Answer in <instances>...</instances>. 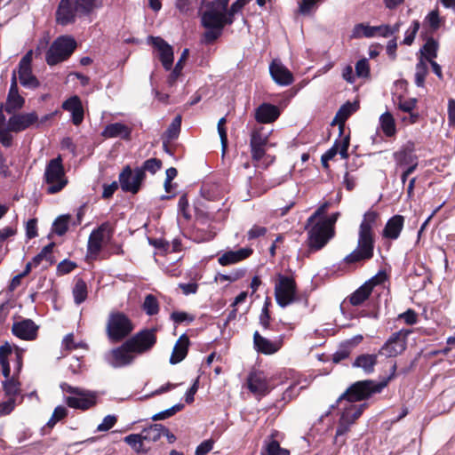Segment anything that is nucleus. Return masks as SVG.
<instances>
[{"label": "nucleus", "mask_w": 455, "mask_h": 455, "mask_svg": "<svg viewBox=\"0 0 455 455\" xmlns=\"http://www.w3.org/2000/svg\"><path fill=\"white\" fill-rule=\"evenodd\" d=\"M157 328H144L116 347V367L131 365L140 355L149 352L156 344Z\"/></svg>", "instance_id": "obj_1"}, {"label": "nucleus", "mask_w": 455, "mask_h": 455, "mask_svg": "<svg viewBox=\"0 0 455 455\" xmlns=\"http://www.w3.org/2000/svg\"><path fill=\"white\" fill-rule=\"evenodd\" d=\"M379 213L369 210L363 214L359 226L357 247L344 258L346 264H355L371 259L374 254L375 233Z\"/></svg>", "instance_id": "obj_2"}, {"label": "nucleus", "mask_w": 455, "mask_h": 455, "mask_svg": "<svg viewBox=\"0 0 455 455\" xmlns=\"http://www.w3.org/2000/svg\"><path fill=\"white\" fill-rule=\"evenodd\" d=\"M229 0H213L205 4L206 10L202 13L201 23L206 29L204 42L212 44L221 35L226 25H231L234 18L227 15Z\"/></svg>", "instance_id": "obj_3"}, {"label": "nucleus", "mask_w": 455, "mask_h": 455, "mask_svg": "<svg viewBox=\"0 0 455 455\" xmlns=\"http://www.w3.org/2000/svg\"><path fill=\"white\" fill-rule=\"evenodd\" d=\"M102 5V0H60L56 11V21L67 26L76 21V18L89 16Z\"/></svg>", "instance_id": "obj_4"}, {"label": "nucleus", "mask_w": 455, "mask_h": 455, "mask_svg": "<svg viewBox=\"0 0 455 455\" xmlns=\"http://www.w3.org/2000/svg\"><path fill=\"white\" fill-rule=\"evenodd\" d=\"M385 388V383H379L371 379L359 380L351 384L347 390L339 396L337 403L342 401L349 403L367 400L375 394H379Z\"/></svg>", "instance_id": "obj_5"}, {"label": "nucleus", "mask_w": 455, "mask_h": 455, "mask_svg": "<svg viewBox=\"0 0 455 455\" xmlns=\"http://www.w3.org/2000/svg\"><path fill=\"white\" fill-rule=\"evenodd\" d=\"M77 43L71 36H60L50 45L45 53V61L54 66L67 60L75 52Z\"/></svg>", "instance_id": "obj_6"}, {"label": "nucleus", "mask_w": 455, "mask_h": 455, "mask_svg": "<svg viewBox=\"0 0 455 455\" xmlns=\"http://www.w3.org/2000/svg\"><path fill=\"white\" fill-rule=\"evenodd\" d=\"M44 181L48 184L47 193L50 195L61 191L68 184V179L65 175V170L60 156L51 159L46 164Z\"/></svg>", "instance_id": "obj_7"}, {"label": "nucleus", "mask_w": 455, "mask_h": 455, "mask_svg": "<svg viewBox=\"0 0 455 455\" xmlns=\"http://www.w3.org/2000/svg\"><path fill=\"white\" fill-rule=\"evenodd\" d=\"M277 282L275 285V298L276 303L281 307L297 302V284L293 277L278 274Z\"/></svg>", "instance_id": "obj_8"}, {"label": "nucleus", "mask_w": 455, "mask_h": 455, "mask_svg": "<svg viewBox=\"0 0 455 455\" xmlns=\"http://www.w3.org/2000/svg\"><path fill=\"white\" fill-rule=\"evenodd\" d=\"M13 353L12 347L9 343H5L0 347V365L2 367V374L6 379L3 382V388L6 395L14 398L20 393V382L14 378L10 379V364L9 356Z\"/></svg>", "instance_id": "obj_9"}, {"label": "nucleus", "mask_w": 455, "mask_h": 455, "mask_svg": "<svg viewBox=\"0 0 455 455\" xmlns=\"http://www.w3.org/2000/svg\"><path fill=\"white\" fill-rule=\"evenodd\" d=\"M112 235L113 227L108 222L94 229L88 239L87 256L96 258L100 251L110 242Z\"/></svg>", "instance_id": "obj_10"}, {"label": "nucleus", "mask_w": 455, "mask_h": 455, "mask_svg": "<svg viewBox=\"0 0 455 455\" xmlns=\"http://www.w3.org/2000/svg\"><path fill=\"white\" fill-rule=\"evenodd\" d=\"M334 228H329L328 225L318 221L308 230V248L312 251L323 249L330 239L334 236Z\"/></svg>", "instance_id": "obj_11"}, {"label": "nucleus", "mask_w": 455, "mask_h": 455, "mask_svg": "<svg viewBox=\"0 0 455 455\" xmlns=\"http://www.w3.org/2000/svg\"><path fill=\"white\" fill-rule=\"evenodd\" d=\"M32 51H28L18 64V78L20 84L26 89L35 90L40 86V82L32 71Z\"/></svg>", "instance_id": "obj_12"}, {"label": "nucleus", "mask_w": 455, "mask_h": 455, "mask_svg": "<svg viewBox=\"0 0 455 455\" xmlns=\"http://www.w3.org/2000/svg\"><path fill=\"white\" fill-rule=\"evenodd\" d=\"M146 178L141 171L134 170V173L130 165H126L120 172L118 180L120 188L124 192L137 194L141 188V184Z\"/></svg>", "instance_id": "obj_13"}, {"label": "nucleus", "mask_w": 455, "mask_h": 455, "mask_svg": "<svg viewBox=\"0 0 455 455\" xmlns=\"http://www.w3.org/2000/svg\"><path fill=\"white\" fill-rule=\"evenodd\" d=\"M410 331L401 330L392 333L384 345L379 350L378 355L386 357H395L406 349V339Z\"/></svg>", "instance_id": "obj_14"}, {"label": "nucleus", "mask_w": 455, "mask_h": 455, "mask_svg": "<svg viewBox=\"0 0 455 455\" xmlns=\"http://www.w3.org/2000/svg\"><path fill=\"white\" fill-rule=\"evenodd\" d=\"M10 129L19 133L27 129L38 128V115L36 111L29 113H13L8 122Z\"/></svg>", "instance_id": "obj_15"}, {"label": "nucleus", "mask_w": 455, "mask_h": 455, "mask_svg": "<svg viewBox=\"0 0 455 455\" xmlns=\"http://www.w3.org/2000/svg\"><path fill=\"white\" fill-rule=\"evenodd\" d=\"M24 105L25 98L19 92L17 73L16 70H13L6 101L4 104V111L8 114H13L23 108Z\"/></svg>", "instance_id": "obj_16"}, {"label": "nucleus", "mask_w": 455, "mask_h": 455, "mask_svg": "<svg viewBox=\"0 0 455 455\" xmlns=\"http://www.w3.org/2000/svg\"><path fill=\"white\" fill-rule=\"evenodd\" d=\"M65 402L70 408L86 411L96 404V395L81 388L76 395L66 397Z\"/></svg>", "instance_id": "obj_17"}, {"label": "nucleus", "mask_w": 455, "mask_h": 455, "mask_svg": "<svg viewBox=\"0 0 455 455\" xmlns=\"http://www.w3.org/2000/svg\"><path fill=\"white\" fill-rule=\"evenodd\" d=\"M148 40L159 52V60L164 69L170 70L173 63L172 47L159 36H149Z\"/></svg>", "instance_id": "obj_18"}, {"label": "nucleus", "mask_w": 455, "mask_h": 455, "mask_svg": "<svg viewBox=\"0 0 455 455\" xmlns=\"http://www.w3.org/2000/svg\"><path fill=\"white\" fill-rule=\"evenodd\" d=\"M247 387L255 395L265 396L270 391L267 378L261 371H251L247 377Z\"/></svg>", "instance_id": "obj_19"}, {"label": "nucleus", "mask_w": 455, "mask_h": 455, "mask_svg": "<svg viewBox=\"0 0 455 455\" xmlns=\"http://www.w3.org/2000/svg\"><path fill=\"white\" fill-rule=\"evenodd\" d=\"M38 325L31 319H22L13 323L12 331L16 337L24 340H34L37 337Z\"/></svg>", "instance_id": "obj_20"}, {"label": "nucleus", "mask_w": 455, "mask_h": 455, "mask_svg": "<svg viewBox=\"0 0 455 455\" xmlns=\"http://www.w3.org/2000/svg\"><path fill=\"white\" fill-rule=\"evenodd\" d=\"M414 152L415 143L411 140H408L399 150L394 152L393 158L395 162L396 168L405 167L409 164L418 160V156Z\"/></svg>", "instance_id": "obj_21"}, {"label": "nucleus", "mask_w": 455, "mask_h": 455, "mask_svg": "<svg viewBox=\"0 0 455 455\" xmlns=\"http://www.w3.org/2000/svg\"><path fill=\"white\" fill-rule=\"evenodd\" d=\"M268 142V137L260 130H253L251 133L250 147L253 161H260L266 154L265 147Z\"/></svg>", "instance_id": "obj_22"}, {"label": "nucleus", "mask_w": 455, "mask_h": 455, "mask_svg": "<svg viewBox=\"0 0 455 455\" xmlns=\"http://www.w3.org/2000/svg\"><path fill=\"white\" fill-rule=\"evenodd\" d=\"M134 330L132 320L124 313L116 312L115 315V338L116 342L126 339Z\"/></svg>", "instance_id": "obj_23"}, {"label": "nucleus", "mask_w": 455, "mask_h": 455, "mask_svg": "<svg viewBox=\"0 0 455 455\" xmlns=\"http://www.w3.org/2000/svg\"><path fill=\"white\" fill-rule=\"evenodd\" d=\"M273 80L279 85H290L293 83L292 73L282 63L274 60L269 66Z\"/></svg>", "instance_id": "obj_24"}, {"label": "nucleus", "mask_w": 455, "mask_h": 455, "mask_svg": "<svg viewBox=\"0 0 455 455\" xmlns=\"http://www.w3.org/2000/svg\"><path fill=\"white\" fill-rule=\"evenodd\" d=\"M279 116L278 107L270 103H262L255 109V119L259 124L273 123Z\"/></svg>", "instance_id": "obj_25"}, {"label": "nucleus", "mask_w": 455, "mask_h": 455, "mask_svg": "<svg viewBox=\"0 0 455 455\" xmlns=\"http://www.w3.org/2000/svg\"><path fill=\"white\" fill-rule=\"evenodd\" d=\"M404 217L402 215H394L386 223L382 235L385 238L396 240L403 228Z\"/></svg>", "instance_id": "obj_26"}, {"label": "nucleus", "mask_w": 455, "mask_h": 455, "mask_svg": "<svg viewBox=\"0 0 455 455\" xmlns=\"http://www.w3.org/2000/svg\"><path fill=\"white\" fill-rule=\"evenodd\" d=\"M253 347L260 354L272 355L280 349L281 343L272 342L256 331L253 334Z\"/></svg>", "instance_id": "obj_27"}, {"label": "nucleus", "mask_w": 455, "mask_h": 455, "mask_svg": "<svg viewBox=\"0 0 455 455\" xmlns=\"http://www.w3.org/2000/svg\"><path fill=\"white\" fill-rule=\"evenodd\" d=\"M357 109L356 103H350L349 101L343 104L335 115L331 125H339V137L344 134L345 123L347 118Z\"/></svg>", "instance_id": "obj_28"}, {"label": "nucleus", "mask_w": 455, "mask_h": 455, "mask_svg": "<svg viewBox=\"0 0 455 455\" xmlns=\"http://www.w3.org/2000/svg\"><path fill=\"white\" fill-rule=\"evenodd\" d=\"M190 341L186 334H182L176 342L170 357L171 364L180 363L188 355Z\"/></svg>", "instance_id": "obj_29"}, {"label": "nucleus", "mask_w": 455, "mask_h": 455, "mask_svg": "<svg viewBox=\"0 0 455 455\" xmlns=\"http://www.w3.org/2000/svg\"><path fill=\"white\" fill-rule=\"evenodd\" d=\"M385 29L387 28H384V24L371 27L364 23H359L354 27L352 36L355 38H360L363 36L370 38L375 36L377 34L383 36Z\"/></svg>", "instance_id": "obj_30"}, {"label": "nucleus", "mask_w": 455, "mask_h": 455, "mask_svg": "<svg viewBox=\"0 0 455 455\" xmlns=\"http://www.w3.org/2000/svg\"><path fill=\"white\" fill-rule=\"evenodd\" d=\"M251 253L252 249L251 248H242L235 251H229L222 254L218 261L221 266H228L248 258Z\"/></svg>", "instance_id": "obj_31"}, {"label": "nucleus", "mask_w": 455, "mask_h": 455, "mask_svg": "<svg viewBox=\"0 0 455 455\" xmlns=\"http://www.w3.org/2000/svg\"><path fill=\"white\" fill-rule=\"evenodd\" d=\"M378 355V354H362L355 358L352 365L361 368L366 374H371L374 371Z\"/></svg>", "instance_id": "obj_32"}, {"label": "nucleus", "mask_w": 455, "mask_h": 455, "mask_svg": "<svg viewBox=\"0 0 455 455\" xmlns=\"http://www.w3.org/2000/svg\"><path fill=\"white\" fill-rule=\"evenodd\" d=\"M439 49L438 42L433 38L432 36L428 37L426 43L419 50V58H422L426 62L433 60L437 57V52Z\"/></svg>", "instance_id": "obj_33"}, {"label": "nucleus", "mask_w": 455, "mask_h": 455, "mask_svg": "<svg viewBox=\"0 0 455 455\" xmlns=\"http://www.w3.org/2000/svg\"><path fill=\"white\" fill-rule=\"evenodd\" d=\"M367 407L368 404L366 403H361L357 406L349 405L344 409L340 418L347 421V423H348L350 426H352L356 421V419H359V417L363 414V411Z\"/></svg>", "instance_id": "obj_34"}, {"label": "nucleus", "mask_w": 455, "mask_h": 455, "mask_svg": "<svg viewBox=\"0 0 455 455\" xmlns=\"http://www.w3.org/2000/svg\"><path fill=\"white\" fill-rule=\"evenodd\" d=\"M371 291V288L363 283L351 294L349 298L350 304L355 307L362 305L366 299H368Z\"/></svg>", "instance_id": "obj_35"}, {"label": "nucleus", "mask_w": 455, "mask_h": 455, "mask_svg": "<svg viewBox=\"0 0 455 455\" xmlns=\"http://www.w3.org/2000/svg\"><path fill=\"white\" fill-rule=\"evenodd\" d=\"M164 429V426L162 424H152L141 431L142 438L144 441L156 442L162 436Z\"/></svg>", "instance_id": "obj_36"}, {"label": "nucleus", "mask_w": 455, "mask_h": 455, "mask_svg": "<svg viewBox=\"0 0 455 455\" xmlns=\"http://www.w3.org/2000/svg\"><path fill=\"white\" fill-rule=\"evenodd\" d=\"M380 127L387 137H392L396 132L395 123L393 116L389 112H385L379 117Z\"/></svg>", "instance_id": "obj_37"}, {"label": "nucleus", "mask_w": 455, "mask_h": 455, "mask_svg": "<svg viewBox=\"0 0 455 455\" xmlns=\"http://www.w3.org/2000/svg\"><path fill=\"white\" fill-rule=\"evenodd\" d=\"M188 49H184L178 62L176 63L173 70L171 72V74L169 75L168 78H167V84L170 85V86H173L177 81V79L179 78V76H180L181 74V71L183 69V63L186 61V60L188 59Z\"/></svg>", "instance_id": "obj_38"}, {"label": "nucleus", "mask_w": 455, "mask_h": 455, "mask_svg": "<svg viewBox=\"0 0 455 455\" xmlns=\"http://www.w3.org/2000/svg\"><path fill=\"white\" fill-rule=\"evenodd\" d=\"M193 235L197 243H204L212 240L216 235V232L214 227L211 225L206 228L196 227L193 231Z\"/></svg>", "instance_id": "obj_39"}, {"label": "nucleus", "mask_w": 455, "mask_h": 455, "mask_svg": "<svg viewBox=\"0 0 455 455\" xmlns=\"http://www.w3.org/2000/svg\"><path fill=\"white\" fill-rule=\"evenodd\" d=\"M72 292L75 303L77 305L83 303L87 298L86 283L82 278L76 279Z\"/></svg>", "instance_id": "obj_40"}, {"label": "nucleus", "mask_w": 455, "mask_h": 455, "mask_svg": "<svg viewBox=\"0 0 455 455\" xmlns=\"http://www.w3.org/2000/svg\"><path fill=\"white\" fill-rule=\"evenodd\" d=\"M124 442L129 444L136 452L147 453L149 448H144V440L140 434H132L124 437Z\"/></svg>", "instance_id": "obj_41"}, {"label": "nucleus", "mask_w": 455, "mask_h": 455, "mask_svg": "<svg viewBox=\"0 0 455 455\" xmlns=\"http://www.w3.org/2000/svg\"><path fill=\"white\" fill-rule=\"evenodd\" d=\"M55 246L54 243H50L46 246H44L41 251L36 254L32 259L34 263V267H37L44 259L50 262V264H53L52 260V249Z\"/></svg>", "instance_id": "obj_42"}, {"label": "nucleus", "mask_w": 455, "mask_h": 455, "mask_svg": "<svg viewBox=\"0 0 455 455\" xmlns=\"http://www.w3.org/2000/svg\"><path fill=\"white\" fill-rule=\"evenodd\" d=\"M428 73V68L427 62L422 60V58L419 59V62L416 64V73H415V84L418 87H423L425 84V79Z\"/></svg>", "instance_id": "obj_43"}, {"label": "nucleus", "mask_w": 455, "mask_h": 455, "mask_svg": "<svg viewBox=\"0 0 455 455\" xmlns=\"http://www.w3.org/2000/svg\"><path fill=\"white\" fill-rule=\"evenodd\" d=\"M132 124H125L116 122V138H120L125 141L132 140V132L133 131Z\"/></svg>", "instance_id": "obj_44"}, {"label": "nucleus", "mask_w": 455, "mask_h": 455, "mask_svg": "<svg viewBox=\"0 0 455 455\" xmlns=\"http://www.w3.org/2000/svg\"><path fill=\"white\" fill-rule=\"evenodd\" d=\"M142 308L148 315H155L159 312V303L153 294H148L145 297Z\"/></svg>", "instance_id": "obj_45"}, {"label": "nucleus", "mask_w": 455, "mask_h": 455, "mask_svg": "<svg viewBox=\"0 0 455 455\" xmlns=\"http://www.w3.org/2000/svg\"><path fill=\"white\" fill-rule=\"evenodd\" d=\"M265 451L267 455H290V451L282 448L277 440H265Z\"/></svg>", "instance_id": "obj_46"}, {"label": "nucleus", "mask_w": 455, "mask_h": 455, "mask_svg": "<svg viewBox=\"0 0 455 455\" xmlns=\"http://www.w3.org/2000/svg\"><path fill=\"white\" fill-rule=\"evenodd\" d=\"M162 161L158 158H149L146 160L141 167L136 168L137 171H141L143 174L146 172H148L152 174H155L157 171L162 168Z\"/></svg>", "instance_id": "obj_47"}, {"label": "nucleus", "mask_w": 455, "mask_h": 455, "mask_svg": "<svg viewBox=\"0 0 455 455\" xmlns=\"http://www.w3.org/2000/svg\"><path fill=\"white\" fill-rule=\"evenodd\" d=\"M181 126V116H177L173 118L170 125L168 126L164 135L168 140H173L178 138Z\"/></svg>", "instance_id": "obj_48"}, {"label": "nucleus", "mask_w": 455, "mask_h": 455, "mask_svg": "<svg viewBox=\"0 0 455 455\" xmlns=\"http://www.w3.org/2000/svg\"><path fill=\"white\" fill-rule=\"evenodd\" d=\"M271 305V301L268 298L266 299L264 306L262 307L260 315H259V323L263 327L264 330H273L270 321V311L268 309L269 306Z\"/></svg>", "instance_id": "obj_49"}, {"label": "nucleus", "mask_w": 455, "mask_h": 455, "mask_svg": "<svg viewBox=\"0 0 455 455\" xmlns=\"http://www.w3.org/2000/svg\"><path fill=\"white\" fill-rule=\"evenodd\" d=\"M184 408V404L182 403H177L171 408L164 410L163 411H160L151 417L152 420L157 421V420H164L165 419L171 418L177 412L180 411Z\"/></svg>", "instance_id": "obj_50"}, {"label": "nucleus", "mask_w": 455, "mask_h": 455, "mask_svg": "<svg viewBox=\"0 0 455 455\" xmlns=\"http://www.w3.org/2000/svg\"><path fill=\"white\" fill-rule=\"evenodd\" d=\"M69 215H62L58 217L53 224L52 229L58 235H63L68 228Z\"/></svg>", "instance_id": "obj_51"}, {"label": "nucleus", "mask_w": 455, "mask_h": 455, "mask_svg": "<svg viewBox=\"0 0 455 455\" xmlns=\"http://www.w3.org/2000/svg\"><path fill=\"white\" fill-rule=\"evenodd\" d=\"M227 123L226 117H221L217 124L218 132L220 138V143L222 148V153L225 154L228 146V133L227 130L225 128V124Z\"/></svg>", "instance_id": "obj_52"}, {"label": "nucleus", "mask_w": 455, "mask_h": 455, "mask_svg": "<svg viewBox=\"0 0 455 455\" xmlns=\"http://www.w3.org/2000/svg\"><path fill=\"white\" fill-rule=\"evenodd\" d=\"M420 24L419 20H413L411 28L405 32V36L403 41V44L411 45L415 39V36L419 29Z\"/></svg>", "instance_id": "obj_53"}, {"label": "nucleus", "mask_w": 455, "mask_h": 455, "mask_svg": "<svg viewBox=\"0 0 455 455\" xmlns=\"http://www.w3.org/2000/svg\"><path fill=\"white\" fill-rule=\"evenodd\" d=\"M12 130L10 129V124L7 123L6 127H0V143L4 148H10L12 145L13 137L11 134Z\"/></svg>", "instance_id": "obj_54"}, {"label": "nucleus", "mask_w": 455, "mask_h": 455, "mask_svg": "<svg viewBox=\"0 0 455 455\" xmlns=\"http://www.w3.org/2000/svg\"><path fill=\"white\" fill-rule=\"evenodd\" d=\"M67 409L63 406H57L51 417V419L48 420L46 426L50 428L53 427L55 424L65 418L67 416Z\"/></svg>", "instance_id": "obj_55"}, {"label": "nucleus", "mask_w": 455, "mask_h": 455, "mask_svg": "<svg viewBox=\"0 0 455 455\" xmlns=\"http://www.w3.org/2000/svg\"><path fill=\"white\" fill-rule=\"evenodd\" d=\"M351 353V348L346 343L332 355V362L335 363H340L342 360L347 358Z\"/></svg>", "instance_id": "obj_56"}, {"label": "nucleus", "mask_w": 455, "mask_h": 455, "mask_svg": "<svg viewBox=\"0 0 455 455\" xmlns=\"http://www.w3.org/2000/svg\"><path fill=\"white\" fill-rule=\"evenodd\" d=\"M355 73L359 77H368L370 76V66L367 59L363 58L356 62Z\"/></svg>", "instance_id": "obj_57"}, {"label": "nucleus", "mask_w": 455, "mask_h": 455, "mask_svg": "<svg viewBox=\"0 0 455 455\" xmlns=\"http://www.w3.org/2000/svg\"><path fill=\"white\" fill-rule=\"evenodd\" d=\"M171 319L174 322V323L180 324L186 321L188 323L193 322L195 320V316L186 312L174 311L171 314Z\"/></svg>", "instance_id": "obj_58"}, {"label": "nucleus", "mask_w": 455, "mask_h": 455, "mask_svg": "<svg viewBox=\"0 0 455 455\" xmlns=\"http://www.w3.org/2000/svg\"><path fill=\"white\" fill-rule=\"evenodd\" d=\"M81 106L82 102L78 96H72L62 103V108L70 113L76 111Z\"/></svg>", "instance_id": "obj_59"}, {"label": "nucleus", "mask_w": 455, "mask_h": 455, "mask_svg": "<svg viewBox=\"0 0 455 455\" xmlns=\"http://www.w3.org/2000/svg\"><path fill=\"white\" fill-rule=\"evenodd\" d=\"M426 20H427V22L433 31H435L440 28L441 19L439 16L438 10H434V11L430 12L427 14V16L426 17Z\"/></svg>", "instance_id": "obj_60"}, {"label": "nucleus", "mask_w": 455, "mask_h": 455, "mask_svg": "<svg viewBox=\"0 0 455 455\" xmlns=\"http://www.w3.org/2000/svg\"><path fill=\"white\" fill-rule=\"evenodd\" d=\"M214 441L207 439L202 442L196 449L195 455H206L213 448Z\"/></svg>", "instance_id": "obj_61"}, {"label": "nucleus", "mask_w": 455, "mask_h": 455, "mask_svg": "<svg viewBox=\"0 0 455 455\" xmlns=\"http://www.w3.org/2000/svg\"><path fill=\"white\" fill-rule=\"evenodd\" d=\"M76 267V264L73 261H70L68 259H64L61 262L59 263L57 266V271L60 275H66L70 273L73 269H75Z\"/></svg>", "instance_id": "obj_62"}, {"label": "nucleus", "mask_w": 455, "mask_h": 455, "mask_svg": "<svg viewBox=\"0 0 455 455\" xmlns=\"http://www.w3.org/2000/svg\"><path fill=\"white\" fill-rule=\"evenodd\" d=\"M386 279L387 274L385 273V271H379L378 274H376L371 279L366 281L364 283L371 287V290H373L374 286L383 283Z\"/></svg>", "instance_id": "obj_63"}, {"label": "nucleus", "mask_w": 455, "mask_h": 455, "mask_svg": "<svg viewBox=\"0 0 455 455\" xmlns=\"http://www.w3.org/2000/svg\"><path fill=\"white\" fill-rule=\"evenodd\" d=\"M399 318L403 319L407 324L413 325L417 323L418 315L413 309L410 308L405 312L400 314Z\"/></svg>", "instance_id": "obj_64"}]
</instances>
